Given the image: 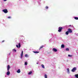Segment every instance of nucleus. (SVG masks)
<instances>
[{"mask_svg":"<svg viewBox=\"0 0 78 78\" xmlns=\"http://www.w3.org/2000/svg\"><path fill=\"white\" fill-rule=\"evenodd\" d=\"M52 51H53L55 52H56L57 51H58V50L55 48H53L52 49Z\"/></svg>","mask_w":78,"mask_h":78,"instance_id":"nucleus-4","label":"nucleus"},{"mask_svg":"<svg viewBox=\"0 0 78 78\" xmlns=\"http://www.w3.org/2000/svg\"><path fill=\"white\" fill-rule=\"evenodd\" d=\"M61 47L62 48H64V47H65L64 45V44L62 45L61 46Z\"/></svg>","mask_w":78,"mask_h":78,"instance_id":"nucleus-13","label":"nucleus"},{"mask_svg":"<svg viewBox=\"0 0 78 78\" xmlns=\"http://www.w3.org/2000/svg\"><path fill=\"white\" fill-rule=\"evenodd\" d=\"M67 70L68 71V72H69V68L67 69Z\"/></svg>","mask_w":78,"mask_h":78,"instance_id":"nucleus-24","label":"nucleus"},{"mask_svg":"<svg viewBox=\"0 0 78 78\" xmlns=\"http://www.w3.org/2000/svg\"><path fill=\"white\" fill-rule=\"evenodd\" d=\"M24 64H25V65H27V64H28V62H25Z\"/></svg>","mask_w":78,"mask_h":78,"instance_id":"nucleus-20","label":"nucleus"},{"mask_svg":"<svg viewBox=\"0 0 78 78\" xmlns=\"http://www.w3.org/2000/svg\"><path fill=\"white\" fill-rule=\"evenodd\" d=\"M39 64V62H37V64Z\"/></svg>","mask_w":78,"mask_h":78,"instance_id":"nucleus-30","label":"nucleus"},{"mask_svg":"<svg viewBox=\"0 0 78 78\" xmlns=\"http://www.w3.org/2000/svg\"><path fill=\"white\" fill-rule=\"evenodd\" d=\"M5 42V40L2 41V42Z\"/></svg>","mask_w":78,"mask_h":78,"instance_id":"nucleus-29","label":"nucleus"},{"mask_svg":"<svg viewBox=\"0 0 78 78\" xmlns=\"http://www.w3.org/2000/svg\"><path fill=\"white\" fill-rule=\"evenodd\" d=\"M41 66L43 69H44V68H45V66H44V65H41Z\"/></svg>","mask_w":78,"mask_h":78,"instance_id":"nucleus-14","label":"nucleus"},{"mask_svg":"<svg viewBox=\"0 0 78 78\" xmlns=\"http://www.w3.org/2000/svg\"><path fill=\"white\" fill-rule=\"evenodd\" d=\"M10 68H11V67H10V66H9V65H8L7 66V71H9Z\"/></svg>","mask_w":78,"mask_h":78,"instance_id":"nucleus-6","label":"nucleus"},{"mask_svg":"<svg viewBox=\"0 0 78 78\" xmlns=\"http://www.w3.org/2000/svg\"><path fill=\"white\" fill-rule=\"evenodd\" d=\"M68 56H69V57H72V55H68Z\"/></svg>","mask_w":78,"mask_h":78,"instance_id":"nucleus-22","label":"nucleus"},{"mask_svg":"<svg viewBox=\"0 0 78 78\" xmlns=\"http://www.w3.org/2000/svg\"><path fill=\"white\" fill-rule=\"evenodd\" d=\"M4 0V1H6V0Z\"/></svg>","mask_w":78,"mask_h":78,"instance_id":"nucleus-32","label":"nucleus"},{"mask_svg":"<svg viewBox=\"0 0 78 78\" xmlns=\"http://www.w3.org/2000/svg\"><path fill=\"white\" fill-rule=\"evenodd\" d=\"M74 19L76 20H78V17H74Z\"/></svg>","mask_w":78,"mask_h":78,"instance_id":"nucleus-17","label":"nucleus"},{"mask_svg":"<svg viewBox=\"0 0 78 78\" xmlns=\"http://www.w3.org/2000/svg\"><path fill=\"white\" fill-rule=\"evenodd\" d=\"M8 19H11V17L10 16L8 17Z\"/></svg>","mask_w":78,"mask_h":78,"instance_id":"nucleus-28","label":"nucleus"},{"mask_svg":"<svg viewBox=\"0 0 78 78\" xmlns=\"http://www.w3.org/2000/svg\"><path fill=\"white\" fill-rule=\"evenodd\" d=\"M13 51H15V52H16V49H14L13 50Z\"/></svg>","mask_w":78,"mask_h":78,"instance_id":"nucleus-26","label":"nucleus"},{"mask_svg":"<svg viewBox=\"0 0 78 78\" xmlns=\"http://www.w3.org/2000/svg\"><path fill=\"white\" fill-rule=\"evenodd\" d=\"M10 54H11V53H9V55H10Z\"/></svg>","mask_w":78,"mask_h":78,"instance_id":"nucleus-33","label":"nucleus"},{"mask_svg":"<svg viewBox=\"0 0 78 78\" xmlns=\"http://www.w3.org/2000/svg\"><path fill=\"white\" fill-rule=\"evenodd\" d=\"M23 51H22V52L21 53V58H22V56H23Z\"/></svg>","mask_w":78,"mask_h":78,"instance_id":"nucleus-7","label":"nucleus"},{"mask_svg":"<svg viewBox=\"0 0 78 78\" xmlns=\"http://www.w3.org/2000/svg\"><path fill=\"white\" fill-rule=\"evenodd\" d=\"M28 55H27V54H26L25 56V57H28Z\"/></svg>","mask_w":78,"mask_h":78,"instance_id":"nucleus-23","label":"nucleus"},{"mask_svg":"<svg viewBox=\"0 0 78 78\" xmlns=\"http://www.w3.org/2000/svg\"><path fill=\"white\" fill-rule=\"evenodd\" d=\"M43 47H44L43 45L41 46V47H40V48L39 49V50H41V48H43Z\"/></svg>","mask_w":78,"mask_h":78,"instance_id":"nucleus-9","label":"nucleus"},{"mask_svg":"<svg viewBox=\"0 0 78 78\" xmlns=\"http://www.w3.org/2000/svg\"><path fill=\"white\" fill-rule=\"evenodd\" d=\"M68 31L69 33H72V30H71V29H70V28H69L68 29Z\"/></svg>","mask_w":78,"mask_h":78,"instance_id":"nucleus-5","label":"nucleus"},{"mask_svg":"<svg viewBox=\"0 0 78 78\" xmlns=\"http://www.w3.org/2000/svg\"><path fill=\"white\" fill-rule=\"evenodd\" d=\"M66 51H69V48H66Z\"/></svg>","mask_w":78,"mask_h":78,"instance_id":"nucleus-21","label":"nucleus"},{"mask_svg":"<svg viewBox=\"0 0 78 78\" xmlns=\"http://www.w3.org/2000/svg\"><path fill=\"white\" fill-rule=\"evenodd\" d=\"M16 47H17V48H19V46H18V45H16Z\"/></svg>","mask_w":78,"mask_h":78,"instance_id":"nucleus-27","label":"nucleus"},{"mask_svg":"<svg viewBox=\"0 0 78 78\" xmlns=\"http://www.w3.org/2000/svg\"><path fill=\"white\" fill-rule=\"evenodd\" d=\"M2 11L5 13H7L8 12V10L7 9H3L2 10Z\"/></svg>","mask_w":78,"mask_h":78,"instance_id":"nucleus-3","label":"nucleus"},{"mask_svg":"<svg viewBox=\"0 0 78 78\" xmlns=\"http://www.w3.org/2000/svg\"><path fill=\"white\" fill-rule=\"evenodd\" d=\"M45 8H46V9H48V7L47 6H46L45 7Z\"/></svg>","mask_w":78,"mask_h":78,"instance_id":"nucleus-25","label":"nucleus"},{"mask_svg":"<svg viewBox=\"0 0 78 78\" xmlns=\"http://www.w3.org/2000/svg\"><path fill=\"white\" fill-rule=\"evenodd\" d=\"M33 53H39V51H33Z\"/></svg>","mask_w":78,"mask_h":78,"instance_id":"nucleus-10","label":"nucleus"},{"mask_svg":"<svg viewBox=\"0 0 78 78\" xmlns=\"http://www.w3.org/2000/svg\"><path fill=\"white\" fill-rule=\"evenodd\" d=\"M69 31H67L66 32V35H68V34H69Z\"/></svg>","mask_w":78,"mask_h":78,"instance_id":"nucleus-12","label":"nucleus"},{"mask_svg":"<svg viewBox=\"0 0 78 78\" xmlns=\"http://www.w3.org/2000/svg\"><path fill=\"white\" fill-rule=\"evenodd\" d=\"M75 76L76 78H78V74L75 75Z\"/></svg>","mask_w":78,"mask_h":78,"instance_id":"nucleus-16","label":"nucleus"},{"mask_svg":"<svg viewBox=\"0 0 78 78\" xmlns=\"http://www.w3.org/2000/svg\"><path fill=\"white\" fill-rule=\"evenodd\" d=\"M44 78H47V76L46 74L44 75Z\"/></svg>","mask_w":78,"mask_h":78,"instance_id":"nucleus-19","label":"nucleus"},{"mask_svg":"<svg viewBox=\"0 0 78 78\" xmlns=\"http://www.w3.org/2000/svg\"><path fill=\"white\" fill-rule=\"evenodd\" d=\"M62 27H58V32H61L62 31Z\"/></svg>","mask_w":78,"mask_h":78,"instance_id":"nucleus-1","label":"nucleus"},{"mask_svg":"<svg viewBox=\"0 0 78 78\" xmlns=\"http://www.w3.org/2000/svg\"><path fill=\"white\" fill-rule=\"evenodd\" d=\"M18 45H19V48H20V47H21V45H20V43H19V44H18Z\"/></svg>","mask_w":78,"mask_h":78,"instance_id":"nucleus-18","label":"nucleus"},{"mask_svg":"<svg viewBox=\"0 0 78 78\" xmlns=\"http://www.w3.org/2000/svg\"><path fill=\"white\" fill-rule=\"evenodd\" d=\"M31 73H32V71H30L28 73V75H31Z\"/></svg>","mask_w":78,"mask_h":78,"instance_id":"nucleus-15","label":"nucleus"},{"mask_svg":"<svg viewBox=\"0 0 78 78\" xmlns=\"http://www.w3.org/2000/svg\"><path fill=\"white\" fill-rule=\"evenodd\" d=\"M17 73H19L20 72V69H19L17 71Z\"/></svg>","mask_w":78,"mask_h":78,"instance_id":"nucleus-11","label":"nucleus"},{"mask_svg":"<svg viewBox=\"0 0 78 78\" xmlns=\"http://www.w3.org/2000/svg\"><path fill=\"white\" fill-rule=\"evenodd\" d=\"M10 74V72H9V71H8V72L7 73V75H9Z\"/></svg>","mask_w":78,"mask_h":78,"instance_id":"nucleus-8","label":"nucleus"},{"mask_svg":"<svg viewBox=\"0 0 78 78\" xmlns=\"http://www.w3.org/2000/svg\"><path fill=\"white\" fill-rule=\"evenodd\" d=\"M76 70V68L74 67L71 70V71L73 72H75V71Z\"/></svg>","mask_w":78,"mask_h":78,"instance_id":"nucleus-2","label":"nucleus"},{"mask_svg":"<svg viewBox=\"0 0 78 78\" xmlns=\"http://www.w3.org/2000/svg\"><path fill=\"white\" fill-rule=\"evenodd\" d=\"M71 26H72L71 25H69V27H71Z\"/></svg>","mask_w":78,"mask_h":78,"instance_id":"nucleus-31","label":"nucleus"}]
</instances>
